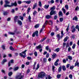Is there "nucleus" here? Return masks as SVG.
Masks as SVG:
<instances>
[{"instance_id": "nucleus-14", "label": "nucleus", "mask_w": 79, "mask_h": 79, "mask_svg": "<svg viewBox=\"0 0 79 79\" xmlns=\"http://www.w3.org/2000/svg\"><path fill=\"white\" fill-rule=\"evenodd\" d=\"M51 16V15H47L46 16V19H50V18H51L52 16Z\"/></svg>"}, {"instance_id": "nucleus-52", "label": "nucleus", "mask_w": 79, "mask_h": 79, "mask_svg": "<svg viewBox=\"0 0 79 79\" xmlns=\"http://www.w3.org/2000/svg\"><path fill=\"white\" fill-rule=\"evenodd\" d=\"M17 24H19V25H20V20H19V19L17 20Z\"/></svg>"}, {"instance_id": "nucleus-35", "label": "nucleus", "mask_w": 79, "mask_h": 79, "mask_svg": "<svg viewBox=\"0 0 79 79\" xmlns=\"http://www.w3.org/2000/svg\"><path fill=\"white\" fill-rule=\"evenodd\" d=\"M61 38H62L64 35V34H63V30H62L61 31Z\"/></svg>"}, {"instance_id": "nucleus-46", "label": "nucleus", "mask_w": 79, "mask_h": 79, "mask_svg": "<svg viewBox=\"0 0 79 79\" xmlns=\"http://www.w3.org/2000/svg\"><path fill=\"white\" fill-rule=\"evenodd\" d=\"M43 61H44V63H46V62H47V59L46 58H44L43 59Z\"/></svg>"}, {"instance_id": "nucleus-61", "label": "nucleus", "mask_w": 79, "mask_h": 79, "mask_svg": "<svg viewBox=\"0 0 79 79\" xmlns=\"http://www.w3.org/2000/svg\"><path fill=\"white\" fill-rule=\"evenodd\" d=\"M74 68V66H71L70 67V69L71 70L73 69Z\"/></svg>"}, {"instance_id": "nucleus-55", "label": "nucleus", "mask_w": 79, "mask_h": 79, "mask_svg": "<svg viewBox=\"0 0 79 79\" xmlns=\"http://www.w3.org/2000/svg\"><path fill=\"white\" fill-rule=\"evenodd\" d=\"M75 47H76V44H74L72 46V48L74 49L75 48Z\"/></svg>"}, {"instance_id": "nucleus-43", "label": "nucleus", "mask_w": 79, "mask_h": 79, "mask_svg": "<svg viewBox=\"0 0 79 79\" xmlns=\"http://www.w3.org/2000/svg\"><path fill=\"white\" fill-rule=\"evenodd\" d=\"M39 67H40L39 64H38L37 65V66L36 69V70H37V69H38L39 68Z\"/></svg>"}, {"instance_id": "nucleus-29", "label": "nucleus", "mask_w": 79, "mask_h": 79, "mask_svg": "<svg viewBox=\"0 0 79 79\" xmlns=\"http://www.w3.org/2000/svg\"><path fill=\"white\" fill-rule=\"evenodd\" d=\"M9 34H10V35H15V33L13 32H9Z\"/></svg>"}, {"instance_id": "nucleus-64", "label": "nucleus", "mask_w": 79, "mask_h": 79, "mask_svg": "<svg viewBox=\"0 0 79 79\" xmlns=\"http://www.w3.org/2000/svg\"><path fill=\"white\" fill-rule=\"evenodd\" d=\"M27 59L28 60H31V57H27Z\"/></svg>"}, {"instance_id": "nucleus-58", "label": "nucleus", "mask_w": 79, "mask_h": 79, "mask_svg": "<svg viewBox=\"0 0 79 79\" xmlns=\"http://www.w3.org/2000/svg\"><path fill=\"white\" fill-rule=\"evenodd\" d=\"M49 23L50 24L51 26H52V24H53V22L52 21H50L49 22Z\"/></svg>"}, {"instance_id": "nucleus-51", "label": "nucleus", "mask_w": 79, "mask_h": 79, "mask_svg": "<svg viewBox=\"0 0 79 79\" xmlns=\"http://www.w3.org/2000/svg\"><path fill=\"white\" fill-rule=\"evenodd\" d=\"M5 47L4 45H2L1 47V48H2V49H3V50H5Z\"/></svg>"}, {"instance_id": "nucleus-40", "label": "nucleus", "mask_w": 79, "mask_h": 79, "mask_svg": "<svg viewBox=\"0 0 79 79\" xmlns=\"http://www.w3.org/2000/svg\"><path fill=\"white\" fill-rule=\"evenodd\" d=\"M10 63H12V64H13L14 63V60L12 59L10 60Z\"/></svg>"}, {"instance_id": "nucleus-5", "label": "nucleus", "mask_w": 79, "mask_h": 79, "mask_svg": "<svg viewBox=\"0 0 79 79\" xmlns=\"http://www.w3.org/2000/svg\"><path fill=\"white\" fill-rule=\"evenodd\" d=\"M38 33H39V32L38 31H36L34 32L32 35V37H35V35H36V36L37 37H38Z\"/></svg>"}, {"instance_id": "nucleus-48", "label": "nucleus", "mask_w": 79, "mask_h": 79, "mask_svg": "<svg viewBox=\"0 0 79 79\" xmlns=\"http://www.w3.org/2000/svg\"><path fill=\"white\" fill-rule=\"evenodd\" d=\"M60 22H62L63 21V18H60Z\"/></svg>"}, {"instance_id": "nucleus-62", "label": "nucleus", "mask_w": 79, "mask_h": 79, "mask_svg": "<svg viewBox=\"0 0 79 79\" xmlns=\"http://www.w3.org/2000/svg\"><path fill=\"white\" fill-rule=\"evenodd\" d=\"M11 20V18H8L7 20V21H10Z\"/></svg>"}, {"instance_id": "nucleus-15", "label": "nucleus", "mask_w": 79, "mask_h": 79, "mask_svg": "<svg viewBox=\"0 0 79 79\" xmlns=\"http://www.w3.org/2000/svg\"><path fill=\"white\" fill-rule=\"evenodd\" d=\"M56 54L55 53H53L52 54V58H53V59H54L56 57Z\"/></svg>"}, {"instance_id": "nucleus-30", "label": "nucleus", "mask_w": 79, "mask_h": 79, "mask_svg": "<svg viewBox=\"0 0 79 79\" xmlns=\"http://www.w3.org/2000/svg\"><path fill=\"white\" fill-rule=\"evenodd\" d=\"M60 48H58L56 49V50L54 51V52H58L60 51Z\"/></svg>"}, {"instance_id": "nucleus-49", "label": "nucleus", "mask_w": 79, "mask_h": 79, "mask_svg": "<svg viewBox=\"0 0 79 79\" xmlns=\"http://www.w3.org/2000/svg\"><path fill=\"white\" fill-rule=\"evenodd\" d=\"M69 78H70V79H72L73 75H72V74H70L69 76Z\"/></svg>"}, {"instance_id": "nucleus-37", "label": "nucleus", "mask_w": 79, "mask_h": 79, "mask_svg": "<svg viewBox=\"0 0 79 79\" xmlns=\"http://www.w3.org/2000/svg\"><path fill=\"white\" fill-rule=\"evenodd\" d=\"M56 37L57 38H60V39H62L61 38V37H60V34H58L56 35Z\"/></svg>"}, {"instance_id": "nucleus-39", "label": "nucleus", "mask_w": 79, "mask_h": 79, "mask_svg": "<svg viewBox=\"0 0 79 79\" xmlns=\"http://www.w3.org/2000/svg\"><path fill=\"white\" fill-rule=\"evenodd\" d=\"M23 23H22V22L20 21V27L22 29H23L22 27L23 26H22Z\"/></svg>"}, {"instance_id": "nucleus-3", "label": "nucleus", "mask_w": 79, "mask_h": 79, "mask_svg": "<svg viewBox=\"0 0 79 79\" xmlns=\"http://www.w3.org/2000/svg\"><path fill=\"white\" fill-rule=\"evenodd\" d=\"M26 52H27V50H25L24 52H23L22 53H20V56L21 57H23V58H25L26 56Z\"/></svg>"}, {"instance_id": "nucleus-24", "label": "nucleus", "mask_w": 79, "mask_h": 79, "mask_svg": "<svg viewBox=\"0 0 79 79\" xmlns=\"http://www.w3.org/2000/svg\"><path fill=\"white\" fill-rule=\"evenodd\" d=\"M61 76V74H58L57 75V78L58 79H60V77Z\"/></svg>"}, {"instance_id": "nucleus-34", "label": "nucleus", "mask_w": 79, "mask_h": 79, "mask_svg": "<svg viewBox=\"0 0 79 79\" xmlns=\"http://www.w3.org/2000/svg\"><path fill=\"white\" fill-rule=\"evenodd\" d=\"M10 49L11 50H12L13 51L15 50L14 49V48H13V47H12L11 46H10Z\"/></svg>"}, {"instance_id": "nucleus-50", "label": "nucleus", "mask_w": 79, "mask_h": 79, "mask_svg": "<svg viewBox=\"0 0 79 79\" xmlns=\"http://www.w3.org/2000/svg\"><path fill=\"white\" fill-rule=\"evenodd\" d=\"M20 19L22 20V21H23V19H24V17H23L21 16H20Z\"/></svg>"}, {"instance_id": "nucleus-45", "label": "nucleus", "mask_w": 79, "mask_h": 79, "mask_svg": "<svg viewBox=\"0 0 79 79\" xmlns=\"http://www.w3.org/2000/svg\"><path fill=\"white\" fill-rule=\"evenodd\" d=\"M66 43H64L63 44V48H64L65 46H66Z\"/></svg>"}, {"instance_id": "nucleus-28", "label": "nucleus", "mask_w": 79, "mask_h": 79, "mask_svg": "<svg viewBox=\"0 0 79 79\" xmlns=\"http://www.w3.org/2000/svg\"><path fill=\"white\" fill-rule=\"evenodd\" d=\"M36 6H37V3H35L34 4V5H33V9H34L35 8V7H36Z\"/></svg>"}, {"instance_id": "nucleus-53", "label": "nucleus", "mask_w": 79, "mask_h": 79, "mask_svg": "<svg viewBox=\"0 0 79 79\" xmlns=\"http://www.w3.org/2000/svg\"><path fill=\"white\" fill-rule=\"evenodd\" d=\"M31 10V8H28L27 10V12H28V14H29V11Z\"/></svg>"}, {"instance_id": "nucleus-20", "label": "nucleus", "mask_w": 79, "mask_h": 79, "mask_svg": "<svg viewBox=\"0 0 79 79\" xmlns=\"http://www.w3.org/2000/svg\"><path fill=\"white\" fill-rule=\"evenodd\" d=\"M19 69V67H16L13 70L14 71H17Z\"/></svg>"}, {"instance_id": "nucleus-44", "label": "nucleus", "mask_w": 79, "mask_h": 79, "mask_svg": "<svg viewBox=\"0 0 79 79\" xmlns=\"http://www.w3.org/2000/svg\"><path fill=\"white\" fill-rule=\"evenodd\" d=\"M54 64L55 66H58V63L56 62H55Z\"/></svg>"}, {"instance_id": "nucleus-57", "label": "nucleus", "mask_w": 79, "mask_h": 79, "mask_svg": "<svg viewBox=\"0 0 79 79\" xmlns=\"http://www.w3.org/2000/svg\"><path fill=\"white\" fill-rule=\"evenodd\" d=\"M3 1L2 0L0 2V5H3Z\"/></svg>"}, {"instance_id": "nucleus-11", "label": "nucleus", "mask_w": 79, "mask_h": 79, "mask_svg": "<svg viewBox=\"0 0 79 79\" xmlns=\"http://www.w3.org/2000/svg\"><path fill=\"white\" fill-rule=\"evenodd\" d=\"M63 14L62 12L61 11H60L59 13V16L60 17H61V16H63Z\"/></svg>"}, {"instance_id": "nucleus-32", "label": "nucleus", "mask_w": 79, "mask_h": 79, "mask_svg": "<svg viewBox=\"0 0 79 79\" xmlns=\"http://www.w3.org/2000/svg\"><path fill=\"white\" fill-rule=\"evenodd\" d=\"M69 59V60H72V59H73V57H72V56H68Z\"/></svg>"}, {"instance_id": "nucleus-4", "label": "nucleus", "mask_w": 79, "mask_h": 79, "mask_svg": "<svg viewBox=\"0 0 79 79\" xmlns=\"http://www.w3.org/2000/svg\"><path fill=\"white\" fill-rule=\"evenodd\" d=\"M48 23V21L47 20H46L45 22V23H44V25H43L42 28L41 30H40V33H41L42 32V31H43V29H44V27H45V26L47 25V24Z\"/></svg>"}, {"instance_id": "nucleus-36", "label": "nucleus", "mask_w": 79, "mask_h": 79, "mask_svg": "<svg viewBox=\"0 0 79 79\" xmlns=\"http://www.w3.org/2000/svg\"><path fill=\"white\" fill-rule=\"evenodd\" d=\"M76 29H78V31H79V26L78 25H76V26L75 27Z\"/></svg>"}, {"instance_id": "nucleus-27", "label": "nucleus", "mask_w": 79, "mask_h": 79, "mask_svg": "<svg viewBox=\"0 0 79 79\" xmlns=\"http://www.w3.org/2000/svg\"><path fill=\"white\" fill-rule=\"evenodd\" d=\"M38 6H40V7H41L42 6V2L41 1H40L39 2Z\"/></svg>"}, {"instance_id": "nucleus-7", "label": "nucleus", "mask_w": 79, "mask_h": 79, "mask_svg": "<svg viewBox=\"0 0 79 79\" xmlns=\"http://www.w3.org/2000/svg\"><path fill=\"white\" fill-rule=\"evenodd\" d=\"M20 18H19L18 16H15L14 17V23H16L18 20Z\"/></svg>"}, {"instance_id": "nucleus-63", "label": "nucleus", "mask_w": 79, "mask_h": 79, "mask_svg": "<svg viewBox=\"0 0 79 79\" xmlns=\"http://www.w3.org/2000/svg\"><path fill=\"white\" fill-rule=\"evenodd\" d=\"M57 18H58V17H57V16L55 15L54 17V19H56Z\"/></svg>"}, {"instance_id": "nucleus-59", "label": "nucleus", "mask_w": 79, "mask_h": 79, "mask_svg": "<svg viewBox=\"0 0 79 79\" xmlns=\"http://www.w3.org/2000/svg\"><path fill=\"white\" fill-rule=\"evenodd\" d=\"M36 14H37V11H34L33 13V15H35Z\"/></svg>"}, {"instance_id": "nucleus-8", "label": "nucleus", "mask_w": 79, "mask_h": 79, "mask_svg": "<svg viewBox=\"0 0 79 79\" xmlns=\"http://www.w3.org/2000/svg\"><path fill=\"white\" fill-rule=\"evenodd\" d=\"M7 61V60L6 59H4L1 63V64H5V63H6Z\"/></svg>"}, {"instance_id": "nucleus-18", "label": "nucleus", "mask_w": 79, "mask_h": 79, "mask_svg": "<svg viewBox=\"0 0 79 79\" xmlns=\"http://www.w3.org/2000/svg\"><path fill=\"white\" fill-rule=\"evenodd\" d=\"M8 12L7 11H4L3 14L4 15V16H6L8 15Z\"/></svg>"}, {"instance_id": "nucleus-10", "label": "nucleus", "mask_w": 79, "mask_h": 79, "mask_svg": "<svg viewBox=\"0 0 79 79\" xmlns=\"http://www.w3.org/2000/svg\"><path fill=\"white\" fill-rule=\"evenodd\" d=\"M15 79H20V74H19V75H17L15 77Z\"/></svg>"}, {"instance_id": "nucleus-31", "label": "nucleus", "mask_w": 79, "mask_h": 79, "mask_svg": "<svg viewBox=\"0 0 79 79\" xmlns=\"http://www.w3.org/2000/svg\"><path fill=\"white\" fill-rule=\"evenodd\" d=\"M68 37H66L64 39V42H66L68 40Z\"/></svg>"}, {"instance_id": "nucleus-22", "label": "nucleus", "mask_w": 79, "mask_h": 79, "mask_svg": "<svg viewBox=\"0 0 79 79\" xmlns=\"http://www.w3.org/2000/svg\"><path fill=\"white\" fill-rule=\"evenodd\" d=\"M62 69L63 71H66V67L64 65H63L62 67Z\"/></svg>"}, {"instance_id": "nucleus-56", "label": "nucleus", "mask_w": 79, "mask_h": 79, "mask_svg": "<svg viewBox=\"0 0 79 79\" xmlns=\"http://www.w3.org/2000/svg\"><path fill=\"white\" fill-rule=\"evenodd\" d=\"M55 66L53 65L52 66V70L54 71L55 70Z\"/></svg>"}, {"instance_id": "nucleus-41", "label": "nucleus", "mask_w": 79, "mask_h": 79, "mask_svg": "<svg viewBox=\"0 0 79 79\" xmlns=\"http://www.w3.org/2000/svg\"><path fill=\"white\" fill-rule=\"evenodd\" d=\"M31 15H29L28 16V20L30 22L31 21Z\"/></svg>"}, {"instance_id": "nucleus-19", "label": "nucleus", "mask_w": 79, "mask_h": 79, "mask_svg": "<svg viewBox=\"0 0 79 79\" xmlns=\"http://www.w3.org/2000/svg\"><path fill=\"white\" fill-rule=\"evenodd\" d=\"M71 29H72V32L73 33V32H75L76 31V28H75L71 27Z\"/></svg>"}, {"instance_id": "nucleus-47", "label": "nucleus", "mask_w": 79, "mask_h": 79, "mask_svg": "<svg viewBox=\"0 0 79 79\" xmlns=\"http://www.w3.org/2000/svg\"><path fill=\"white\" fill-rule=\"evenodd\" d=\"M20 79H22L24 77V76L23 75H21V74H20Z\"/></svg>"}, {"instance_id": "nucleus-17", "label": "nucleus", "mask_w": 79, "mask_h": 79, "mask_svg": "<svg viewBox=\"0 0 79 79\" xmlns=\"http://www.w3.org/2000/svg\"><path fill=\"white\" fill-rule=\"evenodd\" d=\"M36 48L38 49H40V48H42V47L41 44H40L38 46H36Z\"/></svg>"}, {"instance_id": "nucleus-26", "label": "nucleus", "mask_w": 79, "mask_h": 79, "mask_svg": "<svg viewBox=\"0 0 79 79\" xmlns=\"http://www.w3.org/2000/svg\"><path fill=\"white\" fill-rule=\"evenodd\" d=\"M73 20L77 21V17L76 16H75V17L73 18Z\"/></svg>"}, {"instance_id": "nucleus-54", "label": "nucleus", "mask_w": 79, "mask_h": 79, "mask_svg": "<svg viewBox=\"0 0 79 79\" xmlns=\"http://www.w3.org/2000/svg\"><path fill=\"white\" fill-rule=\"evenodd\" d=\"M65 8H66V10H68V5H66L65 6Z\"/></svg>"}, {"instance_id": "nucleus-23", "label": "nucleus", "mask_w": 79, "mask_h": 79, "mask_svg": "<svg viewBox=\"0 0 79 79\" xmlns=\"http://www.w3.org/2000/svg\"><path fill=\"white\" fill-rule=\"evenodd\" d=\"M61 68L62 67L61 66H60L58 69V71L59 72H60V71H61Z\"/></svg>"}, {"instance_id": "nucleus-12", "label": "nucleus", "mask_w": 79, "mask_h": 79, "mask_svg": "<svg viewBox=\"0 0 79 79\" xmlns=\"http://www.w3.org/2000/svg\"><path fill=\"white\" fill-rule=\"evenodd\" d=\"M75 66H77V67H79V63L78 62V60H77L76 63H75Z\"/></svg>"}, {"instance_id": "nucleus-21", "label": "nucleus", "mask_w": 79, "mask_h": 79, "mask_svg": "<svg viewBox=\"0 0 79 79\" xmlns=\"http://www.w3.org/2000/svg\"><path fill=\"white\" fill-rule=\"evenodd\" d=\"M55 10V6H54L53 7H52L50 8V10H51V11H52V10Z\"/></svg>"}, {"instance_id": "nucleus-33", "label": "nucleus", "mask_w": 79, "mask_h": 79, "mask_svg": "<svg viewBox=\"0 0 79 79\" xmlns=\"http://www.w3.org/2000/svg\"><path fill=\"white\" fill-rule=\"evenodd\" d=\"M62 10L63 11L64 13V14L66 13V10L64 9V7H63V8H62Z\"/></svg>"}, {"instance_id": "nucleus-2", "label": "nucleus", "mask_w": 79, "mask_h": 79, "mask_svg": "<svg viewBox=\"0 0 79 79\" xmlns=\"http://www.w3.org/2000/svg\"><path fill=\"white\" fill-rule=\"evenodd\" d=\"M45 76V73L44 72H41L38 74V77L39 78H43Z\"/></svg>"}, {"instance_id": "nucleus-16", "label": "nucleus", "mask_w": 79, "mask_h": 79, "mask_svg": "<svg viewBox=\"0 0 79 79\" xmlns=\"http://www.w3.org/2000/svg\"><path fill=\"white\" fill-rule=\"evenodd\" d=\"M48 7H49V5H45L44 7L46 10H47L48 8Z\"/></svg>"}, {"instance_id": "nucleus-13", "label": "nucleus", "mask_w": 79, "mask_h": 79, "mask_svg": "<svg viewBox=\"0 0 79 79\" xmlns=\"http://www.w3.org/2000/svg\"><path fill=\"white\" fill-rule=\"evenodd\" d=\"M23 2H24V3H27V4H30V3H31V1H24Z\"/></svg>"}, {"instance_id": "nucleus-25", "label": "nucleus", "mask_w": 79, "mask_h": 79, "mask_svg": "<svg viewBox=\"0 0 79 79\" xmlns=\"http://www.w3.org/2000/svg\"><path fill=\"white\" fill-rule=\"evenodd\" d=\"M12 74H13V72H10L8 73V75L9 76H12Z\"/></svg>"}, {"instance_id": "nucleus-42", "label": "nucleus", "mask_w": 79, "mask_h": 79, "mask_svg": "<svg viewBox=\"0 0 79 79\" xmlns=\"http://www.w3.org/2000/svg\"><path fill=\"white\" fill-rule=\"evenodd\" d=\"M34 55H35V56H37V52H35L34 53Z\"/></svg>"}, {"instance_id": "nucleus-38", "label": "nucleus", "mask_w": 79, "mask_h": 79, "mask_svg": "<svg viewBox=\"0 0 79 79\" xmlns=\"http://www.w3.org/2000/svg\"><path fill=\"white\" fill-rule=\"evenodd\" d=\"M39 27V24H38L35 26V28H38Z\"/></svg>"}, {"instance_id": "nucleus-60", "label": "nucleus", "mask_w": 79, "mask_h": 79, "mask_svg": "<svg viewBox=\"0 0 79 79\" xmlns=\"http://www.w3.org/2000/svg\"><path fill=\"white\" fill-rule=\"evenodd\" d=\"M46 50H49L48 46H47L46 47Z\"/></svg>"}, {"instance_id": "nucleus-9", "label": "nucleus", "mask_w": 79, "mask_h": 79, "mask_svg": "<svg viewBox=\"0 0 79 79\" xmlns=\"http://www.w3.org/2000/svg\"><path fill=\"white\" fill-rule=\"evenodd\" d=\"M5 4L4 5V7L5 8V6L6 5H8L7 4H10V2H9L8 1H6V0H5Z\"/></svg>"}, {"instance_id": "nucleus-1", "label": "nucleus", "mask_w": 79, "mask_h": 79, "mask_svg": "<svg viewBox=\"0 0 79 79\" xmlns=\"http://www.w3.org/2000/svg\"><path fill=\"white\" fill-rule=\"evenodd\" d=\"M13 6H17L16 2L15 1L14 3H11V5H7L6 4L5 5V8H6V7H12Z\"/></svg>"}, {"instance_id": "nucleus-6", "label": "nucleus", "mask_w": 79, "mask_h": 79, "mask_svg": "<svg viewBox=\"0 0 79 79\" xmlns=\"http://www.w3.org/2000/svg\"><path fill=\"white\" fill-rule=\"evenodd\" d=\"M56 11H54V10H52L50 12V15L52 16L53 15H56Z\"/></svg>"}]
</instances>
